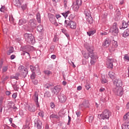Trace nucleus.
Returning a JSON list of instances; mask_svg holds the SVG:
<instances>
[{
	"label": "nucleus",
	"instance_id": "32",
	"mask_svg": "<svg viewBox=\"0 0 129 129\" xmlns=\"http://www.w3.org/2000/svg\"><path fill=\"white\" fill-rule=\"evenodd\" d=\"M3 102H4V97L0 98V111H3Z\"/></svg>",
	"mask_w": 129,
	"mask_h": 129
},
{
	"label": "nucleus",
	"instance_id": "56",
	"mask_svg": "<svg viewBox=\"0 0 129 129\" xmlns=\"http://www.w3.org/2000/svg\"><path fill=\"white\" fill-rule=\"evenodd\" d=\"M85 88L87 89V90H89V89L91 88L90 85H89V84H87L85 85Z\"/></svg>",
	"mask_w": 129,
	"mask_h": 129
},
{
	"label": "nucleus",
	"instance_id": "48",
	"mask_svg": "<svg viewBox=\"0 0 129 129\" xmlns=\"http://www.w3.org/2000/svg\"><path fill=\"white\" fill-rule=\"evenodd\" d=\"M101 81L103 84H105V83H107V80H106V79H105V78H102L101 79Z\"/></svg>",
	"mask_w": 129,
	"mask_h": 129
},
{
	"label": "nucleus",
	"instance_id": "25",
	"mask_svg": "<svg viewBox=\"0 0 129 129\" xmlns=\"http://www.w3.org/2000/svg\"><path fill=\"white\" fill-rule=\"evenodd\" d=\"M129 36V30L127 29L124 31L122 33V37L123 38H126V37H128Z\"/></svg>",
	"mask_w": 129,
	"mask_h": 129
},
{
	"label": "nucleus",
	"instance_id": "14",
	"mask_svg": "<svg viewBox=\"0 0 129 129\" xmlns=\"http://www.w3.org/2000/svg\"><path fill=\"white\" fill-rule=\"evenodd\" d=\"M36 21L35 19H31L29 20V25L31 27L32 29H35L36 28V26H37V24H36Z\"/></svg>",
	"mask_w": 129,
	"mask_h": 129
},
{
	"label": "nucleus",
	"instance_id": "38",
	"mask_svg": "<svg viewBox=\"0 0 129 129\" xmlns=\"http://www.w3.org/2000/svg\"><path fill=\"white\" fill-rule=\"evenodd\" d=\"M95 30H91L87 32L88 36H90L91 35H94L95 34Z\"/></svg>",
	"mask_w": 129,
	"mask_h": 129
},
{
	"label": "nucleus",
	"instance_id": "2",
	"mask_svg": "<svg viewBox=\"0 0 129 129\" xmlns=\"http://www.w3.org/2000/svg\"><path fill=\"white\" fill-rule=\"evenodd\" d=\"M110 116H111V112L108 109L104 110L102 113L98 115L99 119H108Z\"/></svg>",
	"mask_w": 129,
	"mask_h": 129
},
{
	"label": "nucleus",
	"instance_id": "5",
	"mask_svg": "<svg viewBox=\"0 0 129 129\" xmlns=\"http://www.w3.org/2000/svg\"><path fill=\"white\" fill-rule=\"evenodd\" d=\"M110 33L113 35V36H117L118 34V28H117V23H114L113 24V26L109 30Z\"/></svg>",
	"mask_w": 129,
	"mask_h": 129
},
{
	"label": "nucleus",
	"instance_id": "55",
	"mask_svg": "<svg viewBox=\"0 0 129 129\" xmlns=\"http://www.w3.org/2000/svg\"><path fill=\"white\" fill-rule=\"evenodd\" d=\"M6 9V7L5 6H2V7L0 9V11L1 12H2V13H4L5 12V9Z\"/></svg>",
	"mask_w": 129,
	"mask_h": 129
},
{
	"label": "nucleus",
	"instance_id": "41",
	"mask_svg": "<svg viewBox=\"0 0 129 129\" xmlns=\"http://www.w3.org/2000/svg\"><path fill=\"white\" fill-rule=\"evenodd\" d=\"M70 14V11H68L67 12H66L65 13H62V15L63 16V17L66 18L68 17V15Z\"/></svg>",
	"mask_w": 129,
	"mask_h": 129
},
{
	"label": "nucleus",
	"instance_id": "47",
	"mask_svg": "<svg viewBox=\"0 0 129 129\" xmlns=\"http://www.w3.org/2000/svg\"><path fill=\"white\" fill-rule=\"evenodd\" d=\"M51 96V94L50 93V92H46L44 94V97H50Z\"/></svg>",
	"mask_w": 129,
	"mask_h": 129
},
{
	"label": "nucleus",
	"instance_id": "16",
	"mask_svg": "<svg viewBox=\"0 0 129 129\" xmlns=\"http://www.w3.org/2000/svg\"><path fill=\"white\" fill-rule=\"evenodd\" d=\"M28 109L31 112H35L36 111V106L33 104H31L28 106Z\"/></svg>",
	"mask_w": 129,
	"mask_h": 129
},
{
	"label": "nucleus",
	"instance_id": "50",
	"mask_svg": "<svg viewBox=\"0 0 129 129\" xmlns=\"http://www.w3.org/2000/svg\"><path fill=\"white\" fill-rule=\"evenodd\" d=\"M12 86L14 89V90H18V89H19V87L18 86V85L17 84H14V85H12Z\"/></svg>",
	"mask_w": 129,
	"mask_h": 129
},
{
	"label": "nucleus",
	"instance_id": "26",
	"mask_svg": "<svg viewBox=\"0 0 129 129\" xmlns=\"http://www.w3.org/2000/svg\"><path fill=\"white\" fill-rule=\"evenodd\" d=\"M37 30L38 32H39V33H42V32H44V28L43 27V26L39 25L37 27Z\"/></svg>",
	"mask_w": 129,
	"mask_h": 129
},
{
	"label": "nucleus",
	"instance_id": "29",
	"mask_svg": "<svg viewBox=\"0 0 129 129\" xmlns=\"http://www.w3.org/2000/svg\"><path fill=\"white\" fill-rule=\"evenodd\" d=\"M27 23V21L25 19H20L19 21L18 25L19 26H22V25H25Z\"/></svg>",
	"mask_w": 129,
	"mask_h": 129
},
{
	"label": "nucleus",
	"instance_id": "3",
	"mask_svg": "<svg viewBox=\"0 0 129 129\" xmlns=\"http://www.w3.org/2000/svg\"><path fill=\"white\" fill-rule=\"evenodd\" d=\"M24 39L26 42L29 43V44H32L34 43V41H35V37L32 35V34L25 33L24 35Z\"/></svg>",
	"mask_w": 129,
	"mask_h": 129
},
{
	"label": "nucleus",
	"instance_id": "63",
	"mask_svg": "<svg viewBox=\"0 0 129 129\" xmlns=\"http://www.w3.org/2000/svg\"><path fill=\"white\" fill-rule=\"evenodd\" d=\"M105 90V89L104 88H103V87H102V88H101L99 89V91L100 92H103V91H104Z\"/></svg>",
	"mask_w": 129,
	"mask_h": 129
},
{
	"label": "nucleus",
	"instance_id": "1",
	"mask_svg": "<svg viewBox=\"0 0 129 129\" xmlns=\"http://www.w3.org/2000/svg\"><path fill=\"white\" fill-rule=\"evenodd\" d=\"M84 55V58L85 59H88L89 57L91 58V60H90V63L92 65H94L95 63H96L97 59V56L94 54V53H90L89 52L88 53L84 52L83 53Z\"/></svg>",
	"mask_w": 129,
	"mask_h": 129
},
{
	"label": "nucleus",
	"instance_id": "43",
	"mask_svg": "<svg viewBox=\"0 0 129 129\" xmlns=\"http://www.w3.org/2000/svg\"><path fill=\"white\" fill-rule=\"evenodd\" d=\"M76 5L78 6H81L82 5V0H76V3H75Z\"/></svg>",
	"mask_w": 129,
	"mask_h": 129
},
{
	"label": "nucleus",
	"instance_id": "51",
	"mask_svg": "<svg viewBox=\"0 0 129 129\" xmlns=\"http://www.w3.org/2000/svg\"><path fill=\"white\" fill-rule=\"evenodd\" d=\"M115 14H116V16H117V17H119V16H120V15H121L120 11H119V10L117 9L116 10Z\"/></svg>",
	"mask_w": 129,
	"mask_h": 129
},
{
	"label": "nucleus",
	"instance_id": "23",
	"mask_svg": "<svg viewBox=\"0 0 129 129\" xmlns=\"http://www.w3.org/2000/svg\"><path fill=\"white\" fill-rule=\"evenodd\" d=\"M79 7H80V6L76 4V3H74L72 6V8L73 10L75 11V12H78V10H79Z\"/></svg>",
	"mask_w": 129,
	"mask_h": 129
},
{
	"label": "nucleus",
	"instance_id": "31",
	"mask_svg": "<svg viewBox=\"0 0 129 129\" xmlns=\"http://www.w3.org/2000/svg\"><path fill=\"white\" fill-rule=\"evenodd\" d=\"M116 87H121L122 86V82L120 80L116 81Z\"/></svg>",
	"mask_w": 129,
	"mask_h": 129
},
{
	"label": "nucleus",
	"instance_id": "33",
	"mask_svg": "<svg viewBox=\"0 0 129 129\" xmlns=\"http://www.w3.org/2000/svg\"><path fill=\"white\" fill-rule=\"evenodd\" d=\"M128 26V23H126V22H125L124 21L122 22V26L121 27H120V29H125L126 28H127Z\"/></svg>",
	"mask_w": 129,
	"mask_h": 129
},
{
	"label": "nucleus",
	"instance_id": "39",
	"mask_svg": "<svg viewBox=\"0 0 129 129\" xmlns=\"http://www.w3.org/2000/svg\"><path fill=\"white\" fill-rule=\"evenodd\" d=\"M112 44L113 48H117V46H118V44H117V41L113 40Z\"/></svg>",
	"mask_w": 129,
	"mask_h": 129
},
{
	"label": "nucleus",
	"instance_id": "60",
	"mask_svg": "<svg viewBox=\"0 0 129 129\" xmlns=\"http://www.w3.org/2000/svg\"><path fill=\"white\" fill-rule=\"evenodd\" d=\"M50 105L52 108H55V104L54 103H50Z\"/></svg>",
	"mask_w": 129,
	"mask_h": 129
},
{
	"label": "nucleus",
	"instance_id": "59",
	"mask_svg": "<svg viewBox=\"0 0 129 129\" xmlns=\"http://www.w3.org/2000/svg\"><path fill=\"white\" fill-rule=\"evenodd\" d=\"M13 108L12 109L14 111H16L17 109H18V108L16 106H15V104H13Z\"/></svg>",
	"mask_w": 129,
	"mask_h": 129
},
{
	"label": "nucleus",
	"instance_id": "4",
	"mask_svg": "<svg viewBox=\"0 0 129 129\" xmlns=\"http://www.w3.org/2000/svg\"><path fill=\"white\" fill-rule=\"evenodd\" d=\"M64 26L66 28H71L73 30H75L76 29V23L74 21H69V20H65L64 21Z\"/></svg>",
	"mask_w": 129,
	"mask_h": 129
},
{
	"label": "nucleus",
	"instance_id": "19",
	"mask_svg": "<svg viewBox=\"0 0 129 129\" xmlns=\"http://www.w3.org/2000/svg\"><path fill=\"white\" fill-rule=\"evenodd\" d=\"M22 56H25V58L27 60H30L31 59V56L30 53L28 51H23L21 53Z\"/></svg>",
	"mask_w": 129,
	"mask_h": 129
},
{
	"label": "nucleus",
	"instance_id": "6",
	"mask_svg": "<svg viewBox=\"0 0 129 129\" xmlns=\"http://www.w3.org/2000/svg\"><path fill=\"white\" fill-rule=\"evenodd\" d=\"M113 91L114 93L118 96H122L123 95V89H122V87H116L113 89Z\"/></svg>",
	"mask_w": 129,
	"mask_h": 129
},
{
	"label": "nucleus",
	"instance_id": "61",
	"mask_svg": "<svg viewBox=\"0 0 129 129\" xmlns=\"http://www.w3.org/2000/svg\"><path fill=\"white\" fill-rule=\"evenodd\" d=\"M58 39L57 37L56 36H54V38H53V42H57V41H58Z\"/></svg>",
	"mask_w": 129,
	"mask_h": 129
},
{
	"label": "nucleus",
	"instance_id": "44",
	"mask_svg": "<svg viewBox=\"0 0 129 129\" xmlns=\"http://www.w3.org/2000/svg\"><path fill=\"white\" fill-rule=\"evenodd\" d=\"M8 69H9V68L8 66L4 67L2 70L3 73H5V72H7V71H8Z\"/></svg>",
	"mask_w": 129,
	"mask_h": 129
},
{
	"label": "nucleus",
	"instance_id": "13",
	"mask_svg": "<svg viewBox=\"0 0 129 129\" xmlns=\"http://www.w3.org/2000/svg\"><path fill=\"white\" fill-rule=\"evenodd\" d=\"M34 124L35 127H37V129L42 128V121H41L39 118L35 119Z\"/></svg>",
	"mask_w": 129,
	"mask_h": 129
},
{
	"label": "nucleus",
	"instance_id": "46",
	"mask_svg": "<svg viewBox=\"0 0 129 129\" xmlns=\"http://www.w3.org/2000/svg\"><path fill=\"white\" fill-rule=\"evenodd\" d=\"M123 59H124V61H127V62H129V56L127 54L124 55Z\"/></svg>",
	"mask_w": 129,
	"mask_h": 129
},
{
	"label": "nucleus",
	"instance_id": "62",
	"mask_svg": "<svg viewBox=\"0 0 129 129\" xmlns=\"http://www.w3.org/2000/svg\"><path fill=\"white\" fill-rule=\"evenodd\" d=\"M6 95H7L8 96H10V95H11V92L9 91H7L6 92Z\"/></svg>",
	"mask_w": 129,
	"mask_h": 129
},
{
	"label": "nucleus",
	"instance_id": "7",
	"mask_svg": "<svg viewBox=\"0 0 129 129\" xmlns=\"http://www.w3.org/2000/svg\"><path fill=\"white\" fill-rule=\"evenodd\" d=\"M48 19L49 20V22L55 26V27H57L58 23H57V21L56 20V17L54 15L52 14H49L48 15Z\"/></svg>",
	"mask_w": 129,
	"mask_h": 129
},
{
	"label": "nucleus",
	"instance_id": "17",
	"mask_svg": "<svg viewBox=\"0 0 129 129\" xmlns=\"http://www.w3.org/2000/svg\"><path fill=\"white\" fill-rule=\"evenodd\" d=\"M109 45H110V39L107 38L103 43V46L105 48H107V47H109Z\"/></svg>",
	"mask_w": 129,
	"mask_h": 129
},
{
	"label": "nucleus",
	"instance_id": "64",
	"mask_svg": "<svg viewBox=\"0 0 129 129\" xmlns=\"http://www.w3.org/2000/svg\"><path fill=\"white\" fill-rule=\"evenodd\" d=\"M54 46H51L50 48V52H53V51H54Z\"/></svg>",
	"mask_w": 129,
	"mask_h": 129
},
{
	"label": "nucleus",
	"instance_id": "28",
	"mask_svg": "<svg viewBox=\"0 0 129 129\" xmlns=\"http://www.w3.org/2000/svg\"><path fill=\"white\" fill-rule=\"evenodd\" d=\"M122 129H129V122H125L121 126Z\"/></svg>",
	"mask_w": 129,
	"mask_h": 129
},
{
	"label": "nucleus",
	"instance_id": "30",
	"mask_svg": "<svg viewBox=\"0 0 129 129\" xmlns=\"http://www.w3.org/2000/svg\"><path fill=\"white\" fill-rule=\"evenodd\" d=\"M36 20L39 24H41V15L39 13L36 14Z\"/></svg>",
	"mask_w": 129,
	"mask_h": 129
},
{
	"label": "nucleus",
	"instance_id": "42",
	"mask_svg": "<svg viewBox=\"0 0 129 129\" xmlns=\"http://www.w3.org/2000/svg\"><path fill=\"white\" fill-rule=\"evenodd\" d=\"M38 115H39V116L42 117V118H44V116H45V114L44 113V111H40L38 113Z\"/></svg>",
	"mask_w": 129,
	"mask_h": 129
},
{
	"label": "nucleus",
	"instance_id": "58",
	"mask_svg": "<svg viewBox=\"0 0 129 129\" xmlns=\"http://www.w3.org/2000/svg\"><path fill=\"white\" fill-rule=\"evenodd\" d=\"M32 82L33 84H35V85H37V84H38V80L35 79L32 80Z\"/></svg>",
	"mask_w": 129,
	"mask_h": 129
},
{
	"label": "nucleus",
	"instance_id": "12",
	"mask_svg": "<svg viewBox=\"0 0 129 129\" xmlns=\"http://www.w3.org/2000/svg\"><path fill=\"white\" fill-rule=\"evenodd\" d=\"M57 97L61 103H64V102H66V100H67V97H66V96L62 93L58 95Z\"/></svg>",
	"mask_w": 129,
	"mask_h": 129
},
{
	"label": "nucleus",
	"instance_id": "20",
	"mask_svg": "<svg viewBox=\"0 0 129 129\" xmlns=\"http://www.w3.org/2000/svg\"><path fill=\"white\" fill-rule=\"evenodd\" d=\"M30 68L32 73L34 72V71H35V69H36L37 72H40V68L38 64H36L35 67H33V66H30Z\"/></svg>",
	"mask_w": 129,
	"mask_h": 129
},
{
	"label": "nucleus",
	"instance_id": "54",
	"mask_svg": "<svg viewBox=\"0 0 129 129\" xmlns=\"http://www.w3.org/2000/svg\"><path fill=\"white\" fill-rule=\"evenodd\" d=\"M17 96H18V94L17 93H14L12 95V98H13L14 99H16V98H17Z\"/></svg>",
	"mask_w": 129,
	"mask_h": 129
},
{
	"label": "nucleus",
	"instance_id": "45",
	"mask_svg": "<svg viewBox=\"0 0 129 129\" xmlns=\"http://www.w3.org/2000/svg\"><path fill=\"white\" fill-rule=\"evenodd\" d=\"M50 118H58V115L52 114L49 116Z\"/></svg>",
	"mask_w": 129,
	"mask_h": 129
},
{
	"label": "nucleus",
	"instance_id": "34",
	"mask_svg": "<svg viewBox=\"0 0 129 129\" xmlns=\"http://www.w3.org/2000/svg\"><path fill=\"white\" fill-rule=\"evenodd\" d=\"M123 120L125 121H127V120H129V112L126 113L124 116H123Z\"/></svg>",
	"mask_w": 129,
	"mask_h": 129
},
{
	"label": "nucleus",
	"instance_id": "10",
	"mask_svg": "<svg viewBox=\"0 0 129 129\" xmlns=\"http://www.w3.org/2000/svg\"><path fill=\"white\" fill-rule=\"evenodd\" d=\"M34 96V100L35 102V104L36 105V107H40V105L39 104L38 99H39V93L37 91H35Z\"/></svg>",
	"mask_w": 129,
	"mask_h": 129
},
{
	"label": "nucleus",
	"instance_id": "9",
	"mask_svg": "<svg viewBox=\"0 0 129 129\" xmlns=\"http://www.w3.org/2000/svg\"><path fill=\"white\" fill-rule=\"evenodd\" d=\"M62 87L61 86H56L53 87L52 91H51L52 94L53 95H57L59 92L61 91Z\"/></svg>",
	"mask_w": 129,
	"mask_h": 129
},
{
	"label": "nucleus",
	"instance_id": "11",
	"mask_svg": "<svg viewBox=\"0 0 129 129\" xmlns=\"http://www.w3.org/2000/svg\"><path fill=\"white\" fill-rule=\"evenodd\" d=\"M89 101L84 100L83 103L79 105V108H87L89 107Z\"/></svg>",
	"mask_w": 129,
	"mask_h": 129
},
{
	"label": "nucleus",
	"instance_id": "37",
	"mask_svg": "<svg viewBox=\"0 0 129 129\" xmlns=\"http://www.w3.org/2000/svg\"><path fill=\"white\" fill-rule=\"evenodd\" d=\"M44 74H45V75H47V76H50V75H52V72L49 70L44 71Z\"/></svg>",
	"mask_w": 129,
	"mask_h": 129
},
{
	"label": "nucleus",
	"instance_id": "35",
	"mask_svg": "<svg viewBox=\"0 0 129 129\" xmlns=\"http://www.w3.org/2000/svg\"><path fill=\"white\" fill-rule=\"evenodd\" d=\"M16 2H15V5L16 7H17V8H21V6H22V4H21V2H20V0H15Z\"/></svg>",
	"mask_w": 129,
	"mask_h": 129
},
{
	"label": "nucleus",
	"instance_id": "22",
	"mask_svg": "<svg viewBox=\"0 0 129 129\" xmlns=\"http://www.w3.org/2000/svg\"><path fill=\"white\" fill-rule=\"evenodd\" d=\"M15 51V49L13 46H11L9 48V49L7 51V55L10 56L12 54V53H14Z\"/></svg>",
	"mask_w": 129,
	"mask_h": 129
},
{
	"label": "nucleus",
	"instance_id": "24",
	"mask_svg": "<svg viewBox=\"0 0 129 129\" xmlns=\"http://www.w3.org/2000/svg\"><path fill=\"white\" fill-rule=\"evenodd\" d=\"M86 19L87 20V22H88L89 24H92V23H93V18H92V17H91V16L86 17Z\"/></svg>",
	"mask_w": 129,
	"mask_h": 129
},
{
	"label": "nucleus",
	"instance_id": "15",
	"mask_svg": "<svg viewBox=\"0 0 129 129\" xmlns=\"http://www.w3.org/2000/svg\"><path fill=\"white\" fill-rule=\"evenodd\" d=\"M20 72H21V75L23 76V77L25 78V77L27 76V75L28 74V69L27 68L21 69L20 70Z\"/></svg>",
	"mask_w": 129,
	"mask_h": 129
},
{
	"label": "nucleus",
	"instance_id": "21",
	"mask_svg": "<svg viewBox=\"0 0 129 129\" xmlns=\"http://www.w3.org/2000/svg\"><path fill=\"white\" fill-rule=\"evenodd\" d=\"M32 48H33V46H31L30 45H26L23 47V52H29V51H31L32 50Z\"/></svg>",
	"mask_w": 129,
	"mask_h": 129
},
{
	"label": "nucleus",
	"instance_id": "36",
	"mask_svg": "<svg viewBox=\"0 0 129 129\" xmlns=\"http://www.w3.org/2000/svg\"><path fill=\"white\" fill-rule=\"evenodd\" d=\"M74 18H75V14H72L69 17L68 19L69 20V21H73V20L74 19Z\"/></svg>",
	"mask_w": 129,
	"mask_h": 129
},
{
	"label": "nucleus",
	"instance_id": "49",
	"mask_svg": "<svg viewBox=\"0 0 129 129\" xmlns=\"http://www.w3.org/2000/svg\"><path fill=\"white\" fill-rule=\"evenodd\" d=\"M30 77L32 80H33L34 79H35V78H36V74L35 73V72L32 73Z\"/></svg>",
	"mask_w": 129,
	"mask_h": 129
},
{
	"label": "nucleus",
	"instance_id": "52",
	"mask_svg": "<svg viewBox=\"0 0 129 129\" xmlns=\"http://www.w3.org/2000/svg\"><path fill=\"white\" fill-rule=\"evenodd\" d=\"M93 119H94L93 116H90L89 117V122H90V123L92 122V121H93Z\"/></svg>",
	"mask_w": 129,
	"mask_h": 129
},
{
	"label": "nucleus",
	"instance_id": "53",
	"mask_svg": "<svg viewBox=\"0 0 129 129\" xmlns=\"http://www.w3.org/2000/svg\"><path fill=\"white\" fill-rule=\"evenodd\" d=\"M27 4H24L21 6V9H22L23 11H25L27 9Z\"/></svg>",
	"mask_w": 129,
	"mask_h": 129
},
{
	"label": "nucleus",
	"instance_id": "27",
	"mask_svg": "<svg viewBox=\"0 0 129 129\" xmlns=\"http://www.w3.org/2000/svg\"><path fill=\"white\" fill-rule=\"evenodd\" d=\"M109 77L111 79L113 80L115 77V74L113 72H109L108 73Z\"/></svg>",
	"mask_w": 129,
	"mask_h": 129
},
{
	"label": "nucleus",
	"instance_id": "40",
	"mask_svg": "<svg viewBox=\"0 0 129 129\" xmlns=\"http://www.w3.org/2000/svg\"><path fill=\"white\" fill-rule=\"evenodd\" d=\"M84 14L86 17H90L91 16V14H90V11H89L88 10L85 11Z\"/></svg>",
	"mask_w": 129,
	"mask_h": 129
},
{
	"label": "nucleus",
	"instance_id": "8",
	"mask_svg": "<svg viewBox=\"0 0 129 129\" xmlns=\"http://www.w3.org/2000/svg\"><path fill=\"white\" fill-rule=\"evenodd\" d=\"M113 59L108 58L106 61V67L109 69H112L113 68Z\"/></svg>",
	"mask_w": 129,
	"mask_h": 129
},
{
	"label": "nucleus",
	"instance_id": "18",
	"mask_svg": "<svg viewBox=\"0 0 129 129\" xmlns=\"http://www.w3.org/2000/svg\"><path fill=\"white\" fill-rule=\"evenodd\" d=\"M85 48L90 54H94V53H93V51H94V48H93V46L86 45Z\"/></svg>",
	"mask_w": 129,
	"mask_h": 129
},
{
	"label": "nucleus",
	"instance_id": "57",
	"mask_svg": "<svg viewBox=\"0 0 129 129\" xmlns=\"http://www.w3.org/2000/svg\"><path fill=\"white\" fill-rule=\"evenodd\" d=\"M8 79H9V76H6L5 78H3V80L2 81L3 83H5V81H6V80H8Z\"/></svg>",
	"mask_w": 129,
	"mask_h": 129
}]
</instances>
